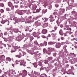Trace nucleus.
Returning <instances> with one entry per match:
<instances>
[{"instance_id":"1","label":"nucleus","mask_w":77,"mask_h":77,"mask_svg":"<svg viewBox=\"0 0 77 77\" xmlns=\"http://www.w3.org/2000/svg\"><path fill=\"white\" fill-rule=\"evenodd\" d=\"M8 5L9 6L11 7V9H14V6L12 3L11 2H9L8 3Z\"/></svg>"},{"instance_id":"2","label":"nucleus","mask_w":77,"mask_h":77,"mask_svg":"<svg viewBox=\"0 0 77 77\" xmlns=\"http://www.w3.org/2000/svg\"><path fill=\"white\" fill-rule=\"evenodd\" d=\"M18 46H17V47L16 46L14 48H13L12 49V50H11V53H13V52H15V50H16L17 49H18Z\"/></svg>"},{"instance_id":"3","label":"nucleus","mask_w":77,"mask_h":77,"mask_svg":"<svg viewBox=\"0 0 77 77\" xmlns=\"http://www.w3.org/2000/svg\"><path fill=\"white\" fill-rule=\"evenodd\" d=\"M20 63V65H25L26 63V62L24 61L23 60H21Z\"/></svg>"},{"instance_id":"4","label":"nucleus","mask_w":77,"mask_h":77,"mask_svg":"<svg viewBox=\"0 0 77 77\" xmlns=\"http://www.w3.org/2000/svg\"><path fill=\"white\" fill-rule=\"evenodd\" d=\"M61 46V44L59 43H56V48H60Z\"/></svg>"},{"instance_id":"5","label":"nucleus","mask_w":77,"mask_h":77,"mask_svg":"<svg viewBox=\"0 0 77 77\" xmlns=\"http://www.w3.org/2000/svg\"><path fill=\"white\" fill-rule=\"evenodd\" d=\"M47 32V30L45 29H43L42 30V33L43 34H46Z\"/></svg>"},{"instance_id":"6","label":"nucleus","mask_w":77,"mask_h":77,"mask_svg":"<svg viewBox=\"0 0 77 77\" xmlns=\"http://www.w3.org/2000/svg\"><path fill=\"white\" fill-rule=\"evenodd\" d=\"M21 36H19L17 37L16 39L17 41H21Z\"/></svg>"},{"instance_id":"7","label":"nucleus","mask_w":77,"mask_h":77,"mask_svg":"<svg viewBox=\"0 0 77 77\" xmlns=\"http://www.w3.org/2000/svg\"><path fill=\"white\" fill-rule=\"evenodd\" d=\"M59 32L60 35H61V36H62L63 35V32L62 31V29H60Z\"/></svg>"},{"instance_id":"8","label":"nucleus","mask_w":77,"mask_h":77,"mask_svg":"<svg viewBox=\"0 0 77 77\" xmlns=\"http://www.w3.org/2000/svg\"><path fill=\"white\" fill-rule=\"evenodd\" d=\"M32 65L35 68H36L37 67V63H33Z\"/></svg>"},{"instance_id":"9","label":"nucleus","mask_w":77,"mask_h":77,"mask_svg":"<svg viewBox=\"0 0 77 77\" xmlns=\"http://www.w3.org/2000/svg\"><path fill=\"white\" fill-rule=\"evenodd\" d=\"M21 56H22L21 55V54L15 55V57H18V58H20V57H21Z\"/></svg>"},{"instance_id":"10","label":"nucleus","mask_w":77,"mask_h":77,"mask_svg":"<svg viewBox=\"0 0 77 77\" xmlns=\"http://www.w3.org/2000/svg\"><path fill=\"white\" fill-rule=\"evenodd\" d=\"M5 56L4 55H2L1 57H0V60H2V59H4L5 58Z\"/></svg>"},{"instance_id":"11","label":"nucleus","mask_w":77,"mask_h":77,"mask_svg":"<svg viewBox=\"0 0 77 77\" xmlns=\"http://www.w3.org/2000/svg\"><path fill=\"white\" fill-rule=\"evenodd\" d=\"M42 20H43V21L44 22H45V21H47V18L43 17L42 18Z\"/></svg>"},{"instance_id":"12","label":"nucleus","mask_w":77,"mask_h":77,"mask_svg":"<svg viewBox=\"0 0 77 77\" xmlns=\"http://www.w3.org/2000/svg\"><path fill=\"white\" fill-rule=\"evenodd\" d=\"M56 42H49L48 44L49 45H53V44H55Z\"/></svg>"},{"instance_id":"13","label":"nucleus","mask_w":77,"mask_h":77,"mask_svg":"<svg viewBox=\"0 0 77 77\" xmlns=\"http://www.w3.org/2000/svg\"><path fill=\"white\" fill-rule=\"evenodd\" d=\"M57 34L56 33L54 34L53 33L51 34V35L53 38H54L55 36H56V35Z\"/></svg>"},{"instance_id":"14","label":"nucleus","mask_w":77,"mask_h":77,"mask_svg":"<svg viewBox=\"0 0 77 77\" xmlns=\"http://www.w3.org/2000/svg\"><path fill=\"white\" fill-rule=\"evenodd\" d=\"M11 71L12 72V74H16V72H15V70L12 69L11 70Z\"/></svg>"},{"instance_id":"15","label":"nucleus","mask_w":77,"mask_h":77,"mask_svg":"<svg viewBox=\"0 0 77 77\" xmlns=\"http://www.w3.org/2000/svg\"><path fill=\"white\" fill-rule=\"evenodd\" d=\"M52 58L51 57H49L48 58V60H49V61H51L52 60Z\"/></svg>"},{"instance_id":"16","label":"nucleus","mask_w":77,"mask_h":77,"mask_svg":"<svg viewBox=\"0 0 77 77\" xmlns=\"http://www.w3.org/2000/svg\"><path fill=\"white\" fill-rule=\"evenodd\" d=\"M43 51L44 53H47V50L45 48H44L43 50Z\"/></svg>"},{"instance_id":"17","label":"nucleus","mask_w":77,"mask_h":77,"mask_svg":"<svg viewBox=\"0 0 77 77\" xmlns=\"http://www.w3.org/2000/svg\"><path fill=\"white\" fill-rule=\"evenodd\" d=\"M18 30L17 29H14V32L15 33H18Z\"/></svg>"},{"instance_id":"18","label":"nucleus","mask_w":77,"mask_h":77,"mask_svg":"<svg viewBox=\"0 0 77 77\" xmlns=\"http://www.w3.org/2000/svg\"><path fill=\"white\" fill-rule=\"evenodd\" d=\"M6 60H8V61H11V59L10 57H8L7 58Z\"/></svg>"},{"instance_id":"19","label":"nucleus","mask_w":77,"mask_h":77,"mask_svg":"<svg viewBox=\"0 0 77 77\" xmlns=\"http://www.w3.org/2000/svg\"><path fill=\"white\" fill-rule=\"evenodd\" d=\"M47 12V10H44L43 11V12L44 13V14H45V13H46Z\"/></svg>"},{"instance_id":"20","label":"nucleus","mask_w":77,"mask_h":77,"mask_svg":"<svg viewBox=\"0 0 77 77\" xmlns=\"http://www.w3.org/2000/svg\"><path fill=\"white\" fill-rule=\"evenodd\" d=\"M24 72L25 74H27V72L26 70H24Z\"/></svg>"},{"instance_id":"21","label":"nucleus","mask_w":77,"mask_h":77,"mask_svg":"<svg viewBox=\"0 0 77 77\" xmlns=\"http://www.w3.org/2000/svg\"><path fill=\"white\" fill-rule=\"evenodd\" d=\"M61 12H63V13L65 12V9H61Z\"/></svg>"},{"instance_id":"22","label":"nucleus","mask_w":77,"mask_h":77,"mask_svg":"<svg viewBox=\"0 0 77 77\" xmlns=\"http://www.w3.org/2000/svg\"><path fill=\"white\" fill-rule=\"evenodd\" d=\"M4 35H8V32H5L4 33Z\"/></svg>"},{"instance_id":"23","label":"nucleus","mask_w":77,"mask_h":77,"mask_svg":"<svg viewBox=\"0 0 77 77\" xmlns=\"http://www.w3.org/2000/svg\"><path fill=\"white\" fill-rule=\"evenodd\" d=\"M45 26H48V23H46L45 24Z\"/></svg>"},{"instance_id":"24","label":"nucleus","mask_w":77,"mask_h":77,"mask_svg":"<svg viewBox=\"0 0 77 77\" xmlns=\"http://www.w3.org/2000/svg\"><path fill=\"white\" fill-rule=\"evenodd\" d=\"M42 37L43 38H46V37L44 35H42Z\"/></svg>"},{"instance_id":"25","label":"nucleus","mask_w":77,"mask_h":77,"mask_svg":"<svg viewBox=\"0 0 77 77\" xmlns=\"http://www.w3.org/2000/svg\"><path fill=\"white\" fill-rule=\"evenodd\" d=\"M34 44H37V41H35L34 42Z\"/></svg>"},{"instance_id":"26","label":"nucleus","mask_w":77,"mask_h":77,"mask_svg":"<svg viewBox=\"0 0 77 77\" xmlns=\"http://www.w3.org/2000/svg\"><path fill=\"white\" fill-rule=\"evenodd\" d=\"M6 10L7 11H9V8H6Z\"/></svg>"},{"instance_id":"27","label":"nucleus","mask_w":77,"mask_h":77,"mask_svg":"<svg viewBox=\"0 0 77 77\" xmlns=\"http://www.w3.org/2000/svg\"><path fill=\"white\" fill-rule=\"evenodd\" d=\"M33 37H31V38H30V40H33Z\"/></svg>"},{"instance_id":"28","label":"nucleus","mask_w":77,"mask_h":77,"mask_svg":"<svg viewBox=\"0 0 77 77\" xmlns=\"http://www.w3.org/2000/svg\"><path fill=\"white\" fill-rule=\"evenodd\" d=\"M1 12H4V10H3V9H1Z\"/></svg>"},{"instance_id":"29","label":"nucleus","mask_w":77,"mask_h":77,"mask_svg":"<svg viewBox=\"0 0 77 77\" xmlns=\"http://www.w3.org/2000/svg\"><path fill=\"white\" fill-rule=\"evenodd\" d=\"M19 63H20L19 62L17 61L16 62V64H18Z\"/></svg>"},{"instance_id":"30","label":"nucleus","mask_w":77,"mask_h":77,"mask_svg":"<svg viewBox=\"0 0 77 77\" xmlns=\"http://www.w3.org/2000/svg\"><path fill=\"white\" fill-rule=\"evenodd\" d=\"M61 38L62 40H63V37H61Z\"/></svg>"},{"instance_id":"31","label":"nucleus","mask_w":77,"mask_h":77,"mask_svg":"<svg viewBox=\"0 0 77 77\" xmlns=\"http://www.w3.org/2000/svg\"><path fill=\"white\" fill-rule=\"evenodd\" d=\"M55 6H56V8H57V7H58V6H59V5H55Z\"/></svg>"},{"instance_id":"32","label":"nucleus","mask_w":77,"mask_h":77,"mask_svg":"<svg viewBox=\"0 0 77 77\" xmlns=\"http://www.w3.org/2000/svg\"><path fill=\"white\" fill-rule=\"evenodd\" d=\"M69 34H72V32H69Z\"/></svg>"},{"instance_id":"33","label":"nucleus","mask_w":77,"mask_h":77,"mask_svg":"<svg viewBox=\"0 0 77 77\" xmlns=\"http://www.w3.org/2000/svg\"><path fill=\"white\" fill-rule=\"evenodd\" d=\"M18 5H15V8H18Z\"/></svg>"},{"instance_id":"34","label":"nucleus","mask_w":77,"mask_h":77,"mask_svg":"<svg viewBox=\"0 0 77 77\" xmlns=\"http://www.w3.org/2000/svg\"><path fill=\"white\" fill-rule=\"evenodd\" d=\"M65 44V42H61L62 45H63V44Z\"/></svg>"},{"instance_id":"35","label":"nucleus","mask_w":77,"mask_h":77,"mask_svg":"<svg viewBox=\"0 0 77 77\" xmlns=\"http://www.w3.org/2000/svg\"><path fill=\"white\" fill-rule=\"evenodd\" d=\"M54 29H55V30H56V29H57V27H54Z\"/></svg>"},{"instance_id":"36","label":"nucleus","mask_w":77,"mask_h":77,"mask_svg":"<svg viewBox=\"0 0 77 77\" xmlns=\"http://www.w3.org/2000/svg\"><path fill=\"white\" fill-rule=\"evenodd\" d=\"M2 5L1 6L2 7H3V6H4V4H2Z\"/></svg>"},{"instance_id":"37","label":"nucleus","mask_w":77,"mask_h":77,"mask_svg":"<svg viewBox=\"0 0 77 77\" xmlns=\"http://www.w3.org/2000/svg\"><path fill=\"white\" fill-rule=\"evenodd\" d=\"M42 75H45L46 77H47V75H46V74H43Z\"/></svg>"},{"instance_id":"38","label":"nucleus","mask_w":77,"mask_h":77,"mask_svg":"<svg viewBox=\"0 0 77 77\" xmlns=\"http://www.w3.org/2000/svg\"><path fill=\"white\" fill-rule=\"evenodd\" d=\"M32 30H33L32 29L30 30H29L30 32H31L32 31Z\"/></svg>"},{"instance_id":"39","label":"nucleus","mask_w":77,"mask_h":77,"mask_svg":"<svg viewBox=\"0 0 77 77\" xmlns=\"http://www.w3.org/2000/svg\"><path fill=\"white\" fill-rule=\"evenodd\" d=\"M60 27H63V25H60Z\"/></svg>"},{"instance_id":"40","label":"nucleus","mask_w":77,"mask_h":77,"mask_svg":"<svg viewBox=\"0 0 77 77\" xmlns=\"http://www.w3.org/2000/svg\"><path fill=\"white\" fill-rule=\"evenodd\" d=\"M28 12H29V13L28 14H29V13L30 12V10H28Z\"/></svg>"},{"instance_id":"41","label":"nucleus","mask_w":77,"mask_h":77,"mask_svg":"<svg viewBox=\"0 0 77 77\" xmlns=\"http://www.w3.org/2000/svg\"><path fill=\"white\" fill-rule=\"evenodd\" d=\"M69 30H70L71 31V28H69Z\"/></svg>"},{"instance_id":"42","label":"nucleus","mask_w":77,"mask_h":77,"mask_svg":"<svg viewBox=\"0 0 77 77\" xmlns=\"http://www.w3.org/2000/svg\"><path fill=\"white\" fill-rule=\"evenodd\" d=\"M58 41H60V39H59V38L58 39Z\"/></svg>"},{"instance_id":"43","label":"nucleus","mask_w":77,"mask_h":77,"mask_svg":"<svg viewBox=\"0 0 77 77\" xmlns=\"http://www.w3.org/2000/svg\"><path fill=\"white\" fill-rule=\"evenodd\" d=\"M47 62V61H46L45 62V63H46Z\"/></svg>"},{"instance_id":"44","label":"nucleus","mask_w":77,"mask_h":77,"mask_svg":"<svg viewBox=\"0 0 77 77\" xmlns=\"http://www.w3.org/2000/svg\"><path fill=\"white\" fill-rule=\"evenodd\" d=\"M12 66H13V67H14V64H12Z\"/></svg>"},{"instance_id":"45","label":"nucleus","mask_w":77,"mask_h":77,"mask_svg":"<svg viewBox=\"0 0 77 77\" xmlns=\"http://www.w3.org/2000/svg\"><path fill=\"white\" fill-rule=\"evenodd\" d=\"M48 49H49L50 50H51V48H48Z\"/></svg>"},{"instance_id":"46","label":"nucleus","mask_w":77,"mask_h":77,"mask_svg":"<svg viewBox=\"0 0 77 77\" xmlns=\"http://www.w3.org/2000/svg\"><path fill=\"white\" fill-rule=\"evenodd\" d=\"M6 63H8V62L7 61H6Z\"/></svg>"},{"instance_id":"47","label":"nucleus","mask_w":77,"mask_h":77,"mask_svg":"<svg viewBox=\"0 0 77 77\" xmlns=\"http://www.w3.org/2000/svg\"><path fill=\"white\" fill-rule=\"evenodd\" d=\"M2 72V70H0V74Z\"/></svg>"},{"instance_id":"48","label":"nucleus","mask_w":77,"mask_h":77,"mask_svg":"<svg viewBox=\"0 0 77 77\" xmlns=\"http://www.w3.org/2000/svg\"><path fill=\"white\" fill-rule=\"evenodd\" d=\"M2 69H3V70H4L5 68H3Z\"/></svg>"},{"instance_id":"49","label":"nucleus","mask_w":77,"mask_h":77,"mask_svg":"<svg viewBox=\"0 0 77 77\" xmlns=\"http://www.w3.org/2000/svg\"><path fill=\"white\" fill-rule=\"evenodd\" d=\"M17 11H18V10L16 11V13H17Z\"/></svg>"},{"instance_id":"50","label":"nucleus","mask_w":77,"mask_h":77,"mask_svg":"<svg viewBox=\"0 0 77 77\" xmlns=\"http://www.w3.org/2000/svg\"><path fill=\"white\" fill-rule=\"evenodd\" d=\"M38 23L39 22V20L38 21Z\"/></svg>"},{"instance_id":"51","label":"nucleus","mask_w":77,"mask_h":77,"mask_svg":"<svg viewBox=\"0 0 77 77\" xmlns=\"http://www.w3.org/2000/svg\"><path fill=\"white\" fill-rule=\"evenodd\" d=\"M25 31H26V32H27V29H26V30H25Z\"/></svg>"},{"instance_id":"52","label":"nucleus","mask_w":77,"mask_h":77,"mask_svg":"<svg viewBox=\"0 0 77 77\" xmlns=\"http://www.w3.org/2000/svg\"><path fill=\"white\" fill-rule=\"evenodd\" d=\"M50 22H53V21H52V20H51Z\"/></svg>"},{"instance_id":"53","label":"nucleus","mask_w":77,"mask_h":77,"mask_svg":"<svg viewBox=\"0 0 77 77\" xmlns=\"http://www.w3.org/2000/svg\"><path fill=\"white\" fill-rule=\"evenodd\" d=\"M48 36H50V34H49L48 35Z\"/></svg>"},{"instance_id":"54","label":"nucleus","mask_w":77,"mask_h":77,"mask_svg":"<svg viewBox=\"0 0 77 77\" xmlns=\"http://www.w3.org/2000/svg\"><path fill=\"white\" fill-rule=\"evenodd\" d=\"M56 17H56V16H55V18H56Z\"/></svg>"},{"instance_id":"55","label":"nucleus","mask_w":77,"mask_h":77,"mask_svg":"<svg viewBox=\"0 0 77 77\" xmlns=\"http://www.w3.org/2000/svg\"><path fill=\"white\" fill-rule=\"evenodd\" d=\"M37 53H39V51H37Z\"/></svg>"},{"instance_id":"56","label":"nucleus","mask_w":77,"mask_h":77,"mask_svg":"<svg viewBox=\"0 0 77 77\" xmlns=\"http://www.w3.org/2000/svg\"><path fill=\"white\" fill-rule=\"evenodd\" d=\"M54 56L55 57V56H56V55H54Z\"/></svg>"},{"instance_id":"57","label":"nucleus","mask_w":77,"mask_h":77,"mask_svg":"<svg viewBox=\"0 0 77 77\" xmlns=\"http://www.w3.org/2000/svg\"><path fill=\"white\" fill-rule=\"evenodd\" d=\"M72 50H74V48H72Z\"/></svg>"},{"instance_id":"58","label":"nucleus","mask_w":77,"mask_h":77,"mask_svg":"<svg viewBox=\"0 0 77 77\" xmlns=\"http://www.w3.org/2000/svg\"><path fill=\"white\" fill-rule=\"evenodd\" d=\"M25 11L26 12V11H26V10H25Z\"/></svg>"},{"instance_id":"59","label":"nucleus","mask_w":77,"mask_h":77,"mask_svg":"<svg viewBox=\"0 0 77 77\" xmlns=\"http://www.w3.org/2000/svg\"><path fill=\"white\" fill-rule=\"evenodd\" d=\"M1 61H0V63H1Z\"/></svg>"},{"instance_id":"60","label":"nucleus","mask_w":77,"mask_h":77,"mask_svg":"<svg viewBox=\"0 0 77 77\" xmlns=\"http://www.w3.org/2000/svg\"><path fill=\"white\" fill-rule=\"evenodd\" d=\"M42 77H44V76H42Z\"/></svg>"},{"instance_id":"61","label":"nucleus","mask_w":77,"mask_h":77,"mask_svg":"<svg viewBox=\"0 0 77 77\" xmlns=\"http://www.w3.org/2000/svg\"><path fill=\"white\" fill-rule=\"evenodd\" d=\"M71 36H72V35Z\"/></svg>"},{"instance_id":"62","label":"nucleus","mask_w":77,"mask_h":77,"mask_svg":"<svg viewBox=\"0 0 77 77\" xmlns=\"http://www.w3.org/2000/svg\"><path fill=\"white\" fill-rule=\"evenodd\" d=\"M10 32H11V31H10Z\"/></svg>"},{"instance_id":"63","label":"nucleus","mask_w":77,"mask_h":77,"mask_svg":"<svg viewBox=\"0 0 77 77\" xmlns=\"http://www.w3.org/2000/svg\"><path fill=\"white\" fill-rule=\"evenodd\" d=\"M8 25H9V24H8Z\"/></svg>"},{"instance_id":"64","label":"nucleus","mask_w":77,"mask_h":77,"mask_svg":"<svg viewBox=\"0 0 77 77\" xmlns=\"http://www.w3.org/2000/svg\"><path fill=\"white\" fill-rule=\"evenodd\" d=\"M47 39H48V38H47Z\"/></svg>"}]
</instances>
